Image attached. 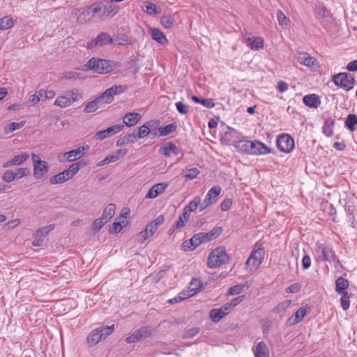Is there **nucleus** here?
Here are the masks:
<instances>
[{"label":"nucleus","instance_id":"f257e3e1","mask_svg":"<svg viewBox=\"0 0 357 357\" xmlns=\"http://www.w3.org/2000/svg\"><path fill=\"white\" fill-rule=\"evenodd\" d=\"M116 67V63L106 59L91 58L86 65L82 67V70H91L98 74H106L112 71Z\"/></svg>","mask_w":357,"mask_h":357},{"label":"nucleus","instance_id":"f03ea898","mask_svg":"<svg viewBox=\"0 0 357 357\" xmlns=\"http://www.w3.org/2000/svg\"><path fill=\"white\" fill-rule=\"evenodd\" d=\"M119 6L111 0L103 1L92 4L93 15L98 14L101 19L114 17L119 11Z\"/></svg>","mask_w":357,"mask_h":357},{"label":"nucleus","instance_id":"7ed1b4c3","mask_svg":"<svg viewBox=\"0 0 357 357\" xmlns=\"http://www.w3.org/2000/svg\"><path fill=\"white\" fill-rule=\"evenodd\" d=\"M82 98V93L79 89H73L67 91L64 95L58 96L54 105L60 108H66Z\"/></svg>","mask_w":357,"mask_h":357},{"label":"nucleus","instance_id":"20e7f679","mask_svg":"<svg viewBox=\"0 0 357 357\" xmlns=\"http://www.w3.org/2000/svg\"><path fill=\"white\" fill-rule=\"evenodd\" d=\"M115 328L114 324L110 326L100 327L93 330L87 336L86 342L89 346L92 347L97 344L102 340L105 339L112 334Z\"/></svg>","mask_w":357,"mask_h":357},{"label":"nucleus","instance_id":"39448f33","mask_svg":"<svg viewBox=\"0 0 357 357\" xmlns=\"http://www.w3.org/2000/svg\"><path fill=\"white\" fill-rule=\"evenodd\" d=\"M228 260L229 257L226 253L225 248L218 247L210 253L207 265L210 268H214L226 264Z\"/></svg>","mask_w":357,"mask_h":357},{"label":"nucleus","instance_id":"423d86ee","mask_svg":"<svg viewBox=\"0 0 357 357\" xmlns=\"http://www.w3.org/2000/svg\"><path fill=\"white\" fill-rule=\"evenodd\" d=\"M265 255V250L262 248L255 246L251 255L248 257L246 265L249 267L250 271L257 270L263 262Z\"/></svg>","mask_w":357,"mask_h":357},{"label":"nucleus","instance_id":"0eeeda50","mask_svg":"<svg viewBox=\"0 0 357 357\" xmlns=\"http://www.w3.org/2000/svg\"><path fill=\"white\" fill-rule=\"evenodd\" d=\"M31 158L33 166V176L38 179L41 178L48 172V164L46 161L40 160L39 155L36 153L31 154Z\"/></svg>","mask_w":357,"mask_h":357},{"label":"nucleus","instance_id":"6e6552de","mask_svg":"<svg viewBox=\"0 0 357 357\" xmlns=\"http://www.w3.org/2000/svg\"><path fill=\"white\" fill-rule=\"evenodd\" d=\"M334 84L348 91L354 88V78L346 73H340L333 77Z\"/></svg>","mask_w":357,"mask_h":357},{"label":"nucleus","instance_id":"1a4fd4ad","mask_svg":"<svg viewBox=\"0 0 357 357\" xmlns=\"http://www.w3.org/2000/svg\"><path fill=\"white\" fill-rule=\"evenodd\" d=\"M126 90V87L122 85H114L105 91L98 98L102 105L111 103L114 100V96L123 93Z\"/></svg>","mask_w":357,"mask_h":357},{"label":"nucleus","instance_id":"9d476101","mask_svg":"<svg viewBox=\"0 0 357 357\" xmlns=\"http://www.w3.org/2000/svg\"><path fill=\"white\" fill-rule=\"evenodd\" d=\"M89 149V146H79L76 149L65 152L58 155V160L60 162H73L79 159Z\"/></svg>","mask_w":357,"mask_h":357},{"label":"nucleus","instance_id":"9b49d317","mask_svg":"<svg viewBox=\"0 0 357 357\" xmlns=\"http://www.w3.org/2000/svg\"><path fill=\"white\" fill-rule=\"evenodd\" d=\"M221 187L219 185H215L212 187L207 192L204 201L200 205L199 211H203L206 209L213 204L215 203L218 197L221 192Z\"/></svg>","mask_w":357,"mask_h":357},{"label":"nucleus","instance_id":"f8f14e48","mask_svg":"<svg viewBox=\"0 0 357 357\" xmlns=\"http://www.w3.org/2000/svg\"><path fill=\"white\" fill-rule=\"evenodd\" d=\"M317 261H325L329 263L332 262V259H334L335 252L328 246H324L321 244H318L315 248Z\"/></svg>","mask_w":357,"mask_h":357},{"label":"nucleus","instance_id":"ddd939ff","mask_svg":"<svg viewBox=\"0 0 357 357\" xmlns=\"http://www.w3.org/2000/svg\"><path fill=\"white\" fill-rule=\"evenodd\" d=\"M277 146L281 151L289 153L294 147V140L289 135L282 134L278 137Z\"/></svg>","mask_w":357,"mask_h":357},{"label":"nucleus","instance_id":"4468645a","mask_svg":"<svg viewBox=\"0 0 357 357\" xmlns=\"http://www.w3.org/2000/svg\"><path fill=\"white\" fill-rule=\"evenodd\" d=\"M152 333L151 329L148 326L142 327L135 331L132 334L126 338L127 343L131 344L139 342L143 338L150 336Z\"/></svg>","mask_w":357,"mask_h":357},{"label":"nucleus","instance_id":"2eb2a0df","mask_svg":"<svg viewBox=\"0 0 357 357\" xmlns=\"http://www.w3.org/2000/svg\"><path fill=\"white\" fill-rule=\"evenodd\" d=\"M114 43L112 37L107 33H100L94 40L87 43L86 47L89 50Z\"/></svg>","mask_w":357,"mask_h":357},{"label":"nucleus","instance_id":"dca6fc26","mask_svg":"<svg viewBox=\"0 0 357 357\" xmlns=\"http://www.w3.org/2000/svg\"><path fill=\"white\" fill-rule=\"evenodd\" d=\"M92 13V4L90 6L77 8L73 10L72 15L77 18L79 24L85 23L90 20V15Z\"/></svg>","mask_w":357,"mask_h":357},{"label":"nucleus","instance_id":"f3484780","mask_svg":"<svg viewBox=\"0 0 357 357\" xmlns=\"http://www.w3.org/2000/svg\"><path fill=\"white\" fill-rule=\"evenodd\" d=\"M250 149V155H266L271 152L270 148H268L264 143L255 140L252 141V144Z\"/></svg>","mask_w":357,"mask_h":357},{"label":"nucleus","instance_id":"a211bd4d","mask_svg":"<svg viewBox=\"0 0 357 357\" xmlns=\"http://www.w3.org/2000/svg\"><path fill=\"white\" fill-rule=\"evenodd\" d=\"M123 127L124 126L122 124L112 126L105 130L97 132L95 135V137L99 140H102L109 136L119 132L123 130Z\"/></svg>","mask_w":357,"mask_h":357},{"label":"nucleus","instance_id":"6ab92c4d","mask_svg":"<svg viewBox=\"0 0 357 357\" xmlns=\"http://www.w3.org/2000/svg\"><path fill=\"white\" fill-rule=\"evenodd\" d=\"M169 187V183L166 182L159 183L153 185L149 190L145 198L155 199L158 196L163 194Z\"/></svg>","mask_w":357,"mask_h":357},{"label":"nucleus","instance_id":"aec40b11","mask_svg":"<svg viewBox=\"0 0 357 357\" xmlns=\"http://www.w3.org/2000/svg\"><path fill=\"white\" fill-rule=\"evenodd\" d=\"M202 287V282L199 279L193 278L189 283L188 289L183 291L185 293L188 298H190L199 291Z\"/></svg>","mask_w":357,"mask_h":357},{"label":"nucleus","instance_id":"412c9836","mask_svg":"<svg viewBox=\"0 0 357 357\" xmlns=\"http://www.w3.org/2000/svg\"><path fill=\"white\" fill-rule=\"evenodd\" d=\"M29 155L26 153L19 154L13 157L10 160L3 164V168H8L15 165H20L24 163L28 158Z\"/></svg>","mask_w":357,"mask_h":357},{"label":"nucleus","instance_id":"4be33fe9","mask_svg":"<svg viewBox=\"0 0 357 357\" xmlns=\"http://www.w3.org/2000/svg\"><path fill=\"white\" fill-rule=\"evenodd\" d=\"M264 39L259 36H251L246 39V45L252 50L257 51L264 48Z\"/></svg>","mask_w":357,"mask_h":357},{"label":"nucleus","instance_id":"5701e85b","mask_svg":"<svg viewBox=\"0 0 357 357\" xmlns=\"http://www.w3.org/2000/svg\"><path fill=\"white\" fill-rule=\"evenodd\" d=\"M149 31L151 36V38L155 40L159 44L164 45L168 43V40L165 35L158 29L150 27L149 29Z\"/></svg>","mask_w":357,"mask_h":357},{"label":"nucleus","instance_id":"b1692460","mask_svg":"<svg viewBox=\"0 0 357 357\" xmlns=\"http://www.w3.org/2000/svg\"><path fill=\"white\" fill-rule=\"evenodd\" d=\"M80 165V162L73 163L68 169L60 172L66 182L71 179L79 172Z\"/></svg>","mask_w":357,"mask_h":357},{"label":"nucleus","instance_id":"393cba45","mask_svg":"<svg viewBox=\"0 0 357 357\" xmlns=\"http://www.w3.org/2000/svg\"><path fill=\"white\" fill-rule=\"evenodd\" d=\"M180 149L177 147L172 142H169L165 146L160 147L159 152L166 157H169L172 153L174 154L175 155H178L180 153Z\"/></svg>","mask_w":357,"mask_h":357},{"label":"nucleus","instance_id":"a878e982","mask_svg":"<svg viewBox=\"0 0 357 357\" xmlns=\"http://www.w3.org/2000/svg\"><path fill=\"white\" fill-rule=\"evenodd\" d=\"M141 115L138 113L135 112H129L127 113L123 117V123L127 127H132L135 126L141 119Z\"/></svg>","mask_w":357,"mask_h":357},{"label":"nucleus","instance_id":"bb28decb","mask_svg":"<svg viewBox=\"0 0 357 357\" xmlns=\"http://www.w3.org/2000/svg\"><path fill=\"white\" fill-rule=\"evenodd\" d=\"M206 243L202 233L194 235L190 240L189 242H185L184 246H188V248L194 250L198 247L200 244Z\"/></svg>","mask_w":357,"mask_h":357},{"label":"nucleus","instance_id":"cd10ccee","mask_svg":"<svg viewBox=\"0 0 357 357\" xmlns=\"http://www.w3.org/2000/svg\"><path fill=\"white\" fill-rule=\"evenodd\" d=\"M306 313V310L303 307H301L294 315L287 319V324L289 326H293L299 323L305 317Z\"/></svg>","mask_w":357,"mask_h":357},{"label":"nucleus","instance_id":"c85d7f7f","mask_svg":"<svg viewBox=\"0 0 357 357\" xmlns=\"http://www.w3.org/2000/svg\"><path fill=\"white\" fill-rule=\"evenodd\" d=\"M296 60L299 63L307 67L312 66L315 61V59L307 52H299L297 54Z\"/></svg>","mask_w":357,"mask_h":357},{"label":"nucleus","instance_id":"c756f323","mask_svg":"<svg viewBox=\"0 0 357 357\" xmlns=\"http://www.w3.org/2000/svg\"><path fill=\"white\" fill-rule=\"evenodd\" d=\"M255 357H269V351L264 342H260L253 349Z\"/></svg>","mask_w":357,"mask_h":357},{"label":"nucleus","instance_id":"7c9ffc66","mask_svg":"<svg viewBox=\"0 0 357 357\" xmlns=\"http://www.w3.org/2000/svg\"><path fill=\"white\" fill-rule=\"evenodd\" d=\"M303 103L310 107L317 108L321 102L318 96L316 94L306 95L303 98Z\"/></svg>","mask_w":357,"mask_h":357},{"label":"nucleus","instance_id":"2f4dec72","mask_svg":"<svg viewBox=\"0 0 357 357\" xmlns=\"http://www.w3.org/2000/svg\"><path fill=\"white\" fill-rule=\"evenodd\" d=\"M252 141L240 140L236 142L235 147L238 152L249 154Z\"/></svg>","mask_w":357,"mask_h":357},{"label":"nucleus","instance_id":"473e14b6","mask_svg":"<svg viewBox=\"0 0 357 357\" xmlns=\"http://www.w3.org/2000/svg\"><path fill=\"white\" fill-rule=\"evenodd\" d=\"M137 141L135 133H130L121 135L116 141V146H120L128 144H132Z\"/></svg>","mask_w":357,"mask_h":357},{"label":"nucleus","instance_id":"72a5a7b5","mask_svg":"<svg viewBox=\"0 0 357 357\" xmlns=\"http://www.w3.org/2000/svg\"><path fill=\"white\" fill-rule=\"evenodd\" d=\"M335 290L338 294L347 292V289L349 287V282L347 279L339 277L335 282Z\"/></svg>","mask_w":357,"mask_h":357},{"label":"nucleus","instance_id":"f704fd0d","mask_svg":"<svg viewBox=\"0 0 357 357\" xmlns=\"http://www.w3.org/2000/svg\"><path fill=\"white\" fill-rule=\"evenodd\" d=\"M225 316L226 313L221 308H213L209 312V317L212 321L215 323L219 322Z\"/></svg>","mask_w":357,"mask_h":357},{"label":"nucleus","instance_id":"c9c22d12","mask_svg":"<svg viewBox=\"0 0 357 357\" xmlns=\"http://www.w3.org/2000/svg\"><path fill=\"white\" fill-rule=\"evenodd\" d=\"M102 105L98 99V98H96V99L93 100L92 101H90L87 102L86 105L84 112L85 113H92L96 112L98 109L101 107Z\"/></svg>","mask_w":357,"mask_h":357},{"label":"nucleus","instance_id":"e433bc0d","mask_svg":"<svg viewBox=\"0 0 357 357\" xmlns=\"http://www.w3.org/2000/svg\"><path fill=\"white\" fill-rule=\"evenodd\" d=\"M116 206L114 204H109L103 210L102 217V220L108 222L115 214Z\"/></svg>","mask_w":357,"mask_h":357},{"label":"nucleus","instance_id":"4c0bfd02","mask_svg":"<svg viewBox=\"0 0 357 357\" xmlns=\"http://www.w3.org/2000/svg\"><path fill=\"white\" fill-rule=\"evenodd\" d=\"M345 126L351 132L356 130L357 129V116L356 114H349L345 121Z\"/></svg>","mask_w":357,"mask_h":357},{"label":"nucleus","instance_id":"58836bf2","mask_svg":"<svg viewBox=\"0 0 357 357\" xmlns=\"http://www.w3.org/2000/svg\"><path fill=\"white\" fill-rule=\"evenodd\" d=\"M222 231V227H215L208 233H202L206 242L216 238Z\"/></svg>","mask_w":357,"mask_h":357},{"label":"nucleus","instance_id":"ea45409f","mask_svg":"<svg viewBox=\"0 0 357 357\" xmlns=\"http://www.w3.org/2000/svg\"><path fill=\"white\" fill-rule=\"evenodd\" d=\"M150 122H146L138 129L137 134H135L136 139L144 138L147 136L150 132Z\"/></svg>","mask_w":357,"mask_h":357},{"label":"nucleus","instance_id":"a19ab883","mask_svg":"<svg viewBox=\"0 0 357 357\" xmlns=\"http://www.w3.org/2000/svg\"><path fill=\"white\" fill-rule=\"evenodd\" d=\"M25 124V121H21L20 123L13 122L11 123L8 124L4 128V133L9 134L14 132L16 130H18L24 126Z\"/></svg>","mask_w":357,"mask_h":357},{"label":"nucleus","instance_id":"79ce46f5","mask_svg":"<svg viewBox=\"0 0 357 357\" xmlns=\"http://www.w3.org/2000/svg\"><path fill=\"white\" fill-rule=\"evenodd\" d=\"M14 25V22L9 16H5L0 19V30H7Z\"/></svg>","mask_w":357,"mask_h":357},{"label":"nucleus","instance_id":"37998d69","mask_svg":"<svg viewBox=\"0 0 357 357\" xmlns=\"http://www.w3.org/2000/svg\"><path fill=\"white\" fill-rule=\"evenodd\" d=\"M176 128L174 123L168 124L165 126H161L158 128L160 136H167L173 132Z\"/></svg>","mask_w":357,"mask_h":357},{"label":"nucleus","instance_id":"c03bdc74","mask_svg":"<svg viewBox=\"0 0 357 357\" xmlns=\"http://www.w3.org/2000/svg\"><path fill=\"white\" fill-rule=\"evenodd\" d=\"M143 10L147 14L153 15L159 13V9L157 8L155 4L153 3L146 2L143 6Z\"/></svg>","mask_w":357,"mask_h":357},{"label":"nucleus","instance_id":"a18cd8bd","mask_svg":"<svg viewBox=\"0 0 357 357\" xmlns=\"http://www.w3.org/2000/svg\"><path fill=\"white\" fill-rule=\"evenodd\" d=\"M333 126L334 122L333 121L326 120L324 122L323 129V133L326 137H331L333 134Z\"/></svg>","mask_w":357,"mask_h":357},{"label":"nucleus","instance_id":"49530a36","mask_svg":"<svg viewBox=\"0 0 357 357\" xmlns=\"http://www.w3.org/2000/svg\"><path fill=\"white\" fill-rule=\"evenodd\" d=\"M201 197L199 196H195L184 208L190 212H193L198 208L199 205H201Z\"/></svg>","mask_w":357,"mask_h":357},{"label":"nucleus","instance_id":"de8ad7c7","mask_svg":"<svg viewBox=\"0 0 357 357\" xmlns=\"http://www.w3.org/2000/svg\"><path fill=\"white\" fill-rule=\"evenodd\" d=\"M291 300H285L280 303L273 308V312L276 314H280L284 312L287 307H289L291 305Z\"/></svg>","mask_w":357,"mask_h":357},{"label":"nucleus","instance_id":"09e8293b","mask_svg":"<svg viewBox=\"0 0 357 357\" xmlns=\"http://www.w3.org/2000/svg\"><path fill=\"white\" fill-rule=\"evenodd\" d=\"M54 227L53 225H50L39 229L36 233V238H44Z\"/></svg>","mask_w":357,"mask_h":357},{"label":"nucleus","instance_id":"8fccbe9b","mask_svg":"<svg viewBox=\"0 0 357 357\" xmlns=\"http://www.w3.org/2000/svg\"><path fill=\"white\" fill-rule=\"evenodd\" d=\"M174 22V20L170 15H165L160 18L161 24L166 29L171 28Z\"/></svg>","mask_w":357,"mask_h":357},{"label":"nucleus","instance_id":"3c124183","mask_svg":"<svg viewBox=\"0 0 357 357\" xmlns=\"http://www.w3.org/2000/svg\"><path fill=\"white\" fill-rule=\"evenodd\" d=\"M340 294L342 295L340 298L341 306L344 310H347L350 306V301L348 292H344Z\"/></svg>","mask_w":357,"mask_h":357},{"label":"nucleus","instance_id":"603ef678","mask_svg":"<svg viewBox=\"0 0 357 357\" xmlns=\"http://www.w3.org/2000/svg\"><path fill=\"white\" fill-rule=\"evenodd\" d=\"M107 222L105 220H102L101 216L100 218L96 219L92 224V229L97 232Z\"/></svg>","mask_w":357,"mask_h":357},{"label":"nucleus","instance_id":"864d4df0","mask_svg":"<svg viewBox=\"0 0 357 357\" xmlns=\"http://www.w3.org/2000/svg\"><path fill=\"white\" fill-rule=\"evenodd\" d=\"M277 18H278L279 24L281 26L284 27V26H287L288 25L289 19L286 17V15H284V13L282 10H279L278 11V13H277Z\"/></svg>","mask_w":357,"mask_h":357},{"label":"nucleus","instance_id":"5fc2aeb1","mask_svg":"<svg viewBox=\"0 0 357 357\" xmlns=\"http://www.w3.org/2000/svg\"><path fill=\"white\" fill-rule=\"evenodd\" d=\"M15 179H20L24 176H26L29 173V169L25 167L17 168L13 172Z\"/></svg>","mask_w":357,"mask_h":357},{"label":"nucleus","instance_id":"6e6d98bb","mask_svg":"<svg viewBox=\"0 0 357 357\" xmlns=\"http://www.w3.org/2000/svg\"><path fill=\"white\" fill-rule=\"evenodd\" d=\"M245 287V285L243 284H239L234 285L233 287H231L227 291V294L229 295H237L241 293L243 288Z\"/></svg>","mask_w":357,"mask_h":357},{"label":"nucleus","instance_id":"4d7b16f0","mask_svg":"<svg viewBox=\"0 0 357 357\" xmlns=\"http://www.w3.org/2000/svg\"><path fill=\"white\" fill-rule=\"evenodd\" d=\"M187 298H188V297H187L185 293L183 291H181L177 296H176L174 298L169 299L167 302L170 304H174V303H177L181 302V301H183Z\"/></svg>","mask_w":357,"mask_h":357},{"label":"nucleus","instance_id":"13d9d810","mask_svg":"<svg viewBox=\"0 0 357 357\" xmlns=\"http://www.w3.org/2000/svg\"><path fill=\"white\" fill-rule=\"evenodd\" d=\"M2 180L6 183H10L15 180L13 171L7 170L2 176Z\"/></svg>","mask_w":357,"mask_h":357},{"label":"nucleus","instance_id":"bf43d9fd","mask_svg":"<svg viewBox=\"0 0 357 357\" xmlns=\"http://www.w3.org/2000/svg\"><path fill=\"white\" fill-rule=\"evenodd\" d=\"M176 107L178 112L181 114H186L189 112V107L182 102H177Z\"/></svg>","mask_w":357,"mask_h":357},{"label":"nucleus","instance_id":"052dcab7","mask_svg":"<svg viewBox=\"0 0 357 357\" xmlns=\"http://www.w3.org/2000/svg\"><path fill=\"white\" fill-rule=\"evenodd\" d=\"M199 174V171L198 169L192 168V169H188L185 172V176L189 179H194L197 176V175Z\"/></svg>","mask_w":357,"mask_h":357},{"label":"nucleus","instance_id":"680f3d73","mask_svg":"<svg viewBox=\"0 0 357 357\" xmlns=\"http://www.w3.org/2000/svg\"><path fill=\"white\" fill-rule=\"evenodd\" d=\"M50 182L52 185H56V184H60V183H65L66 181H65V179H63V178H62L61 174L59 173V174L52 176L50 178Z\"/></svg>","mask_w":357,"mask_h":357},{"label":"nucleus","instance_id":"e2e57ef3","mask_svg":"<svg viewBox=\"0 0 357 357\" xmlns=\"http://www.w3.org/2000/svg\"><path fill=\"white\" fill-rule=\"evenodd\" d=\"M199 332V328L195 327L186 331L183 335L185 338H191L195 336Z\"/></svg>","mask_w":357,"mask_h":357},{"label":"nucleus","instance_id":"0e129e2a","mask_svg":"<svg viewBox=\"0 0 357 357\" xmlns=\"http://www.w3.org/2000/svg\"><path fill=\"white\" fill-rule=\"evenodd\" d=\"M314 12L318 17H326V9L319 5H317L314 9Z\"/></svg>","mask_w":357,"mask_h":357},{"label":"nucleus","instance_id":"69168bd1","mask_svg":"<svg viewBox=\"0 0 357 357\" xmlns=\"http://www.w3.org/2000/svg\"><path fill=\"white\" fill-rule=\"evenodd\" d=\"M113 40L114 43H115L118 45H122L126 43H130L128 38L125 35H122L119 37H117L114 38Z\"/></svg>","mask_w":357,"mask_h":357},{"label":"nucleus","instance_id":"338daca9","mask_svg":"<svg viewBox=\"0 0 357 357\" xmlns=\"http://www.w3.org/2000/svg\"><path fill=\"white\" fill-rule=\"evenodd\" d=\"M232 204V201L230 199L223 200L220 204V208L222 211H226L230 208Z\"/></svg>","mask_w":357,"mask_h":357},{"label":"nucleus","instance_id":"774afa93","mask_svg":"<svg viewBox=\"0 0 357 357\" xmlns=\"http://www.w3.org/2000/svg\"><path fill=\"white\" fill-rule=\"evenodd\" d=\"M79 77V74L75 71H68L63 73V78L66 79H75Z\"/></svg>","mask_w":357,"mask_h":357}]
</instances>
